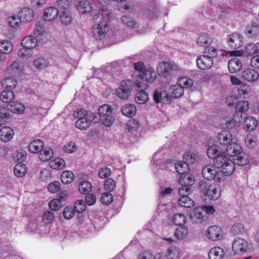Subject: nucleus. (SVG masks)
<instances>
[{
  "label": "nucleus",
  "instance_id": "nucleus-35",
  "mask_svg": "<svg viewBox=\"0 0 259 259\" xmlns=\"http://www.w3.org/2000/svg\"><path fill=\"white\" fill-rule=\"evenodd\" d=\"M175 168L177 171L181 175L186 174L189 169L188 163H186L185 161H178L175 164Z\"/></svg>",
  "mask_w": 259,
  "mask_h": 259
},
{
  "label": "nucleus",
  "instance_id": "nucleus-49",
  "mask_svg": "<svg viewBox=\"0 0 259 259\" xmlns=\"http://www.w3.org/2000/svg\"><path fill=\"white\" fill-rule=\"evenodd\" d=\"M16 80L13 77H7L3 82V85L5 86V89L12 90L17 85Z\"/></svg>",
  "mask_w": 259,
  "mask_h": 259
},
{
  "label": "nucleus",
  "instance_id": "nucleus-46",
  "mask_svg": "<svg viewBox=\"0 0 259 259\" xmlns=\"http://www.w3.org/2000/svg\"><path fill=\"white\" fill-rule=\"evenodd\" d=\"M197 158V155L191 152H186L183 155L184 161L188 163V165L195 162Z\"/></svg>",
  "mask_w": 259,
  "mask_h": 259
},
{
  "label": "nucleus",
  "instance_id": "nucleus-20",
  "mask_svg": "<svg viewBox=\"0 0 259 259\" xmlns=\"http://www.w3.org/2000/svg\"><path fill=\"white\" fill-rule=\"evenodd\" d=\"M14 136V131L9 126L3 127L0 130V139L4 142L9 141Z\"/></svg>",
  "mask_w": 259,
  "mask_h": 259
},
{
  "label": "nucleus",
  "instance_id": "nucleus-15",
  "mask_svg": "<svg viewBox=\"0 0 259 259\" xmlns=\"http://www.w3.org/2000/svg\"><path fill=\"white\" fill-rule=\"evenodd\" d=\"M138 76L140 79L146 80V82H153L156 77L155 70L151 68H148L141 73H139Z\"/></svg>",
  "mask_w": 259,
  "mask_h": 259
},
{
  "label": "nucleus",
  "instance_id": "nucleus-23",
  "mask_svg": "<svg viewBox=\"0 0 259 259\" xmlns=\"http://www.w3.org/2000/svg\"><path fill=\"white\" fill-rule=\"evenodd\" d=\"M37 44L36 38L31 35L27 36L24 37L21 41L22 47H25L27 49H30L32 50Z\"/></svg>",
  "mask_w": 259,
  "mask_h": 259
},
{
  "label": "nucleus",
  "instance_id": "nucleus-19",
  "mask_svg": "<svg viewBox=\"0 0 259 259\" xmlns=\"http://www.w3.org/2000/svg\"><path fill=\"white\" fill-rule=\"evenodd\" d=\"M189 193H185L183 191L182 194H179L181 196L178 200V203L182 207L190 208L194 205V202L190 198L187 196Z\"/></svg>",
  "mask_w": 259,
  "mask_h": 259
},
{
  "label": "nucleus",
  "instance_id": "nucleus-50",
  "mask_svg": "<svg viewBox=\"0 0 259 259\" xmlns=\"http://www.w3.org/2000/svg\"><path fill=\"white\" fill-rule=\"evenodd\" d=\"M210 43V38L206 34H201L198 38L197 44L198 45L202 47L208 48L207 46Z\"/></svg>",
  "mask_w": 259,
  "mask_h": 259
},
{
  "label": "nucleus",
  "instance_id": "nucleus-13",
  "mask_svg": "<svg viewBox=\"0 0 259 259\" xmlns=\"http://www.w3.org/2000/svg\"><path fill=\"white\" fill-rule=\"evenodd\" d=\"M18 17L22 22H30L34 18L33 11L30 8H23L19 11Z\"/></svg>",
  "mask_w": 259,
  "mask_h": 259
},
{
  "label": "nucleus",
  "instance_id": "nucleus-54",
  "mask_svg": "<svg viewBox=\"0 0 259 259\" xmlns=\"http://www.w3.org/2000/svg\"><path fill=\"white\" fill-rule=\"evenodd\" d=\"M122 22L127 26L132 28L137 27V23L131 17L128 16H123L121 17Z\"/></svg>",
  "mask_w": 259,
  "mask_h": 259
},
{
  "label": "nucleus",
  "instance_id": "nucleus-14",
  "mask_svg": "<svg viewBox=\"0 0 259 259\" xmlns=\"http://www.w3.org/2000/svg\"><path fill=\"white\" fill-rule=\"evenodd\" d=\"M242 36L238 33L231 34L228 40V43L232 49H237L242 45Z\"/></svg>",
  "mask_w": 259,
  "mask_h": 259
},
{
  "label": "nucleus",
  "instance_id": "nucleus-5",
  "mask_svg": "<svg viewBox=\"0 0 259 259\" xmlns=\"http://www.w3.org/2000/svg\"><path fill=\"white\" fill-rule=\"evenodd\" d=\"M101 123L107 127L110 126L114 122V117L112 115V108L107 104L103 105L98 108Z\"/></svg>",
  "mask_w": 259,
  "mask_h": 259
},
{
  "label": "nucleus",
  "instance_id": "nucleus-33",
  "mask_svg": "<svg viewBox=\"0 0 259 259\" xmlns=\"http://www.w3.org/2000/svg\"><path fill=\"white\" fill-rule=\"evenodd\" d=\"M257 125V121L253 117H248L244 121L245 128L248 131H253Z\"/></svg>",
  "mask_w": 259,
  "mask_h": 259
},
{
  "label": "nucleus",
  "instance_id": "nucleus-57",
  "mask_svg": "<svg viewBox=\"0 0 259 259\" xmlns=\"http://www.w3.org/2000/svg\"><path fill=\"white\" fill-rule=\"evenodd\" d=\"M244 231V226L241 223H235L231 227V232L235 235L241 234Z\"/></svg>",
  "mask_w": 259,
  "mask_h": 259
},
{
  "label": "nucleus",
  "instance_id": "nucleus-38",
  "mask_svg": "<svg viewBox=\"0 0 259 259\" xmlns=\"http://www.w3.org/2000/svg\"><path fill=\"white\" fill-rule=\"evenodd\" d=\"M8 109L13 112L21 113L24 110V106L20 103L13 101L8 105Z\"/></svg>",
  "mask_w": 259,
  "mask_h": 259
},
{
  "label": "nucleus",
  "instance_id": "nucleus-53",
  "mask_svg": "<svg viewBox=\"0 0 259 259\" xmlns=\"http://www.w3.org/2000/svg\"><path fill=\"white\" fill-rule=\"evenodd\" d=\"M186 221V217L181 213L175 214L172 217V221L176 225L182 226Z\"/></svg>",
  "mask_w": 259,
  "mask_h": 259
},
{
  "label": "nucleus",
  "instance_id": "nucleus-27",
  "mask_svg": "<svg viewBox=\"0 0 259 259\" xmlns=\"http://www.w3.org/2000/svg\"><path fill=\"white\" fill-rule=\"evenodd\" d=\"M184 92V90L182 86H180L178 84L171 86L169 89V92L170 93L169 96L171 97V100L182 97Z\"/></svg>",
  "mask_w": 259,
  "mask_h": 259
},
{
  "label": "nucleus",
  "instance_id": "nucleus-8",
  "mask_svg": "<svg viewBox=\"0 0 259 259\" xmlns=\"http://www.w3.org/2000/svg\"><path fill=\"white\" fill-rule=\"evenodd\" d=\"M232 249L235 254H243L248 251L249 245L245 239L237 237L233 241Z\"/></svg>",
  "mask_w": 259,
  "mask_h": 259
},
{
  "label": "nucleus",
  "instance_id": "nucleus-26",
  "mask_svg": "<svg viewBox=\"0 0 259 259\" xmlns=\"http://www.w3.org/2000/svg\"><path fill=\"white\" fill-rule=\"evenodd\" d=\"M59 10L54 7L46 9L44 13V18L46 21L54 20L59 14Z\"/></svg>",
  "mask_w": 259,
  "mask_h": 259
},
{
  "label": "nucleus",
  "instance_id": "nucleus-6",
  "mask_svg": "<svg viewBox=\"0 0 259 259\" xmlns=\"http://www.w3.org/2000/svg\"><path fill=\"white\" fill-rule=\"evenodd\" d=\"M182 72V69L180 67L176 64L168 62H161L157 68V72L159 75L164 77L169 75L172 72Z\"/></svg>",
  "mask_w": 259,
  "mask_h": 259
},
{
  "label": "nucleus",
  "instance_id": "nucleus-16",
  "mask_svg": "<svg viewBox=\"0 0 259 259\" xmlns=\"http://www.w3.org/2000/svg\"><path fill=\"white\" fill-rule=\"evenodd\" d=\"M205 213L202 206L196 207L193 209L192 212L190 214V218L193 222L198 223L206 218Z\"/></svg>",
  "mask_w": 259,
  "mask_h": 259
},
{
  "label": "nucleus",
  "instance_id": "nucleus-18",
  "mask_svg": "<svg viewBox=\"0 0 259 259\" xmlns=\"http://www.w3.org/2000/svg\"><path fill=\"white\" fill-rule=\"evenodd\" d=\"M218 140L221 145H229L232 143V135L228 131H222L218 136Z\"/></svg>",
  "mask_w": 259,
  "mask_h": 259
},
{
  "label": "nucleus",
  "instance_id": "nucleus-47",
  "mask_svg": "<svg viewBox=\"0 0 259 259\" xmlns=\"http://www.w3.org/2000/svg\"><path fill=\"white\" fill-rule=\"evenodd\" d=\"M175 232V236L179 240L184 238L188 233L187 228L182 226H179Z\"/></svg>",
  "mask_w": 259,
  "mask_h": 259
},
{
  "label": "nucleus",
  "instance_id": "nucleus-37",
  "mask_svg": "<svg viewBox=\"0 0 259 259\" xmlns=\"http://www.w3.org/2000/svg\"><path fill=\"white\" fill-rule=\"evenodd\" d=\"M33 65L36 68L41 69L47 67L49 62L45 58L39 57L34 60Z\"/></svg>",
  "mask_w": 259,
  "mask_h": 259
},
{
  "label": "nucleus",
  "instance_id": "nucleus-63",
  "mask_svg": "<svg viewBox=\"0 0 259 259\" xmlns=\"http://www.w3.org/2000/svg\"><path fill=\"white\" fill-rule=\"evenodd\" d=\"M139 122L134 119L128 121L126 126L128 131L130 132L136 131L139 127Z\"/></svg>",
  "mask_w": 259,
  "mask_h": 259
},
{
  "label": "nucleus",
  "instance_id": "nucleus-7",
  "mask_svg": "<svg viewBox=\"0 0 259 259\" xmlns=\"http://www.w3.org/2000/svg\"><path fill=\"white\" fill-rule=\"evenodd\" d=\"M179 182L182 186L179 189V193L182 194L183 191H185V193H189L191 186L194 184L195 178L191 175L185 174L180 176Z\"/></svg>",
  "mask_w": 259,
  "mask_h": 259
},
{
  "label": "nucleus",
  "instance_id": "nucleus-62",
  "mask_svg": "<svg viewBox=\"0 0 259 259\" xmlns=\"http://www.w3.org/2000/svg\"><path fill=\"white\" fill-rule=\"evenodd\" d=\"M74 210L78 213L83 212L86 208V205L84 202L82 200H78L75 203Z\"/></svg>",
  "mask_w": 259,
  "mask_h": 259
},
{
  "label": "nucleus",
  "instance_id": "nucleus-29",
  "mask_svg": "<svg viewBox=\"0 0 259 259\" xmlns=\"http://www.w3.org/2000/svg\"><path fill=\"white\" fill-rule=\"evenodd\" d=\"M224 255V250L220 247L212 248L208 254L209 259H223Z\"/></svg>",
  "mask_w": 259,
  "mask_h": 259
},
{
  "label": "nucleus",
  "instance_id": "nucleus-3",
  "mask_svg": "<svg viewBox=\"0 0 259 259\" xmlns=\"http://www.w3.org/2000/svg\"><path fill=\"white\" fill-rule=\"evenodd\" d=\"M199 187L206 200H216L220 196L219 187L215 184H210L208 182L201 181L199 183Z\"/></svg>",
  "mask_w": 259,
  "mask_h": 259
},
{
  "label": "nucleus",
  "instance_id": "nucleus-58",
  "mask_svg": "<svg viewBox=\"0 0 259 259\" xmlns=\"http://www.w3.org/2000/svg\"><path fill=\"white\" fill-rule=\"evenodd\" d=\"M249 108V104L247 101H241L237 103L236 106V111L244 112L246 111Z\"/></svg>",
  "mask_w": 259,
  "mask_h": 259
},
{
  "label": "nucleus",
  "instance_id": "nucleus-64",
  "mask_svg": "<svg viewBox=\"0 0 259 259\" xmlns=\"http://www.w3.org/2000/svg\"><path fill=\"white\" fill-rule=\"evenodd\" d=\"M104 186L106 190H108L109 192H111L115 188L116 183L112 179L109 178L105 180Z\"/></svg>",
  "mask_w": 259,
  "mask_h": 259
},
{
  "label": "nucleus",
  "instance_id": "nucleus-30",
  "mask_svg": "<svg viewBox=\"0 0 259 259\" xmlns=\"http://www.w3.org/2000/svg\"><path fill=\"white\" fill-rule=\"evenodd\" d=\"M214 172H215V169L211 165H205L202 170V175L207 180H212Z\"/></svg>",
  "mask_w": 259,
  "mask_h": 259
},
{
  "label": "nucleus",
  "instance_id": "nucleus-28",
  "mask_svg": "<svg viewBox=\"0 0 259 259\" xmlns=\"http://www.w3.org/2000/svg\"><path fill=\"white\" fill-rule=\"evenodd\" d=\"M242 76L244 79L247 81H253L258 79L259 74L256 70L249 69L243 71Z\"/></svg>",
  "mask_w": 259,
  "mask_h": 259
},
{
  "label": "nucleus",
  "instance_id": "nucleus-40",
  "mask_svg": "<svg viewBox=\"0 0 259 259\" xmlns=\"http://www.w3.org/2000/svg\"><path fill=\"white\" fill-rule=\"evenodd\" d=\"M74 175L70 171H64L62 172L61 177V181L63 184H69L71 183L74 179Z\"/></svg>",
  "mask_w": 259,
  "mask_h": 259
},
{
  "label": "nucleus",
  "instance_id": "nucleus-17",
  "mask_svg": "<svg viewBox=\"0 0 259 259\" xmlns=\"http://www.w3.org/2000/svg\"><path fill=\"white\" fill-rule=\"evenodd\" d=\"M230 8L225 5H220L215 8L213 16L215 19H223L229 12Z\"/></svg>",
  "mask_w": 259,
  "mask_h": 259
},
{
  "label": "nucleus",
  "instance_id": "nucleus-52",
  "mask_svg": "<svg viewBox=\"0 0 259 259\" xmlns=\"http://www.w3.org/2000/svg\"><path fill=\"white\" fill-rule=\"evenodd\" d=\"M225 169L216 171L213 175V179L214 181L221 182L225 180V176L231 175L232 174H227L225 171Z\"/></svg>",
  "mask_w": 259,
  "mask_h": 259
},
{
  "label": "nucleus",
  "instance_id": "nucleus-56",
  "mask_svg": "<svg viewBox=\"0 0 259 259\" xmlns=\"http://www.w3.org/2000/svg\"><path fill=\"white\" fill-rule=\"evenodd\" d=\"M32 54V50L22 47L18 52V55L21 58H27Z\"/></svg>",
  "mask_w": 259,
  "mask_h": 259
},
{
  "label": "nucleus",
  "instance_id": "nucleus-12",
  "mask_svg": "<svg viewBox=\"0 0 259 259\" xmlns=\"http://www.w3.org/2000/svg\"><path fill=\"white\" fill-rule=\"evenodd\" d=\"M206 234L209 239L215 241L222 238L223 232L220 227L214 225L210 226L208 228Z\"/></svg>",
  "mask_w": 259,
  "mask_h": 259
},
{
  "label": "nucleus",
  "instance_id": "nucleus-21",
  "mask_svg": "<svg viewBox=\"0 0 259 259\" xmlns=\"http://www.w3.org/2000/svg\"><path fill=\"white\" fill-rule=\"evenodd\" d=\"M228 68L230 73H236L242 68V63L237 58H232L228 62Z\"/></svg>",
  "mask_w": 259,
  "mask_h": 259
},
{
  "label": "nucleus",
  "instance_id": "nucleus-42",
  "mask_svg": "<svg viewBox=\"0 0 259 259\" xmlns=\"http://www.w3.org/2000/svg\"><path fill=\"white\" fill-rule=\"evenodd\" d=\"M245 52L249 56L259 53V44L255 45L253 43L248 44L245 47Z\"/></svg>",
  "mask_w": 259,
  "mask_h": 259
},
{
  "label": "nucleus",
  "instance_id": "nucleus-34",
  "mask_svg": "<svg viewBox=\"0 0 259 259\" xmlns=\"http://www.w3.org/2000/svg\"><path fill=\"white\" fill-rule=\"evenodd\" d=\"M148 99V94L145 91H138L135 96V101L139 104L145 103Z\"/></svg>",
  "mask_w": 259,
  "mask_h": 259
},
{
  "label": "nucleus",
  "instance_id": "nucleus-1",
  "mask_svg": "<svg viewBox=\"0 0 259 259\" xmlns=\"http://www.w3.org/2000/svg\"><path fill=\"white\" fill-rule=\"evenodd\" d=\"M242 147L238 143L232 142L228 145L226 153L230 156L233 157L234 163L240 166L245 165L249 162L247 156L242 152Z\"/></svg>",
  "mask_w": 259,
  "mask_h": 259
},
{
  "label": "nucleus",
  "instance_id": "nucleus-10",
  "mask_svg": "<svg viewBox=\"0 0 259 259\" xmlns=\"http://www.w3.org/2000/svg\"><path fill=\"white\" fill-rule=\"evenodd\" d=\"M131 89L132 82L130 80L122 81L116 90L115 93L120 99H126L131 94Z\"/></svg>",
  "mask_w": 259,
  "mask_h": 259
},
{
  "label": "nucleus",
  "instance_id": "nucleus-9",
  "mask_svg": "<svg viewBox=\"0 0 259 259\" xmlns=\"http://www.w3.org/2000/svg\"><path fill=\"white\" fill-rule=\"evenodd\" d=\"M109 31V27L105 21L94 24L92 27V33L94 37L97 39H102Z\"/></svg>",
  "mask_w": 259,
  "mask_h": 259
},
{
  "label": "nucleus",
  "instance_id": "nucleus-43",
  "mask_svg": "<svg viewBox=\"0 0 259 259\" xmlns=\"http://www.w3.org/2000/svg\"><path fill=\"white\" fill-rule=\"evenodd\" d=\"M65 163L64 160L60 158L55 159L50 162V165L52 168L55 169H62L65 166Z\"/></svg>",
  "mask_w": 259,
  "mask_h": 259
},
{
  "label": "nucleus",
  "instance_id": "nucleus-60",
  "mask_svg": "<svg viewBox=\"0 0 259 259\" xmlns=\"http://www.w3.org/2000/svg\"><path fill=\"white\" fill-rule=\"evenodd\" d=\"M101 201L103 204L108 205L112 202L113 196L109 192H104L101 195Z\"/></svg>",
  "mask_w": 259,
  "mask_h": 259
},
{
  "label": "nucleus",
  "instance_id": "nucleus-4",
  "mask_svg": "<svg viewBox=\"0 0 259 259\" xmlns=\"http://www.w3.org/2000/svg\"><path fill=\"white\" fill-rule=\"evenodd\" d=\"M235 164L234 161L224 154L216 156L213 160V165L217 168L225 169L227 174H233L234 171Z\"/></svg>",
  "mask_w": 259,
  "mask_h": 259
},
{
  "label": "nucleus",
  "instance_id": "nucleus-45",
  "mask_svg": "<svg viewBox=\"0 0 259 259\" xmlns=\"http://www.w3.org/2000/svg\"><path fill=\"white\" fill-rule=\"evenodd\" d=\"M90 124V120L88 118L78 119L75 123L76 127L81 130L87 129Z\"/></svg>",
  "mask_w": 259,
  "mask_h": 259
},
{
  "label": "nucleus",
  "instance_id": "nucleus-44",
  "mask_svg": "<svg viewBox=\"0 0 259 259\" xmlns=\"http://www.w3.org/2000/svg\"><path fill=\"white\" fill-rule=\"evenodd\" d=\"M92 186L91 184L88 181H83L81 182L78 186V190L81 193L87 194L91 191Z\"/></svg>",
  "mask_w": 259,
  "mask_h": 259
},
{
  "label": "nucleus",
  "instance_id": "nucleus-61",
  "mask_svg": "<svg viewBox=\"0 0 259 259\" xmlns=\"http://www.w3.org/2000/svg\"><path fill=\"white\" fill-rule=\"evenodd\" d=\"M74 208L71 206L66 207L63 211V215L65 219L69 220L72 218L75 214Z\"/></svg>",
  "mask_w": 259,
  "mask_h": 259
},
{
  "label": "nucleus",
  "instance_id": "nucleus-39",
  "mask_svg": "<svg viewBox=\"0 0 259 259\" xmlns=\"http://www.w3.org/2000/svg\"><path fill=\"white\" fill-rule=\"evenodd\" d=\"M13 50V46L9 40L0 41V51L3 52L6 55L10 53Z\"/></svg>",
  "mask_w": 259,
  "mask_h": 259
},
{
  "label": "nucleus",
  "instance_id": "nucleus-2",
  "mask_svg": "<svg viewBox=\"0 0 259 259\" xmlns=\"http://www.w3.org/2000/svg\"><path fill=\"white\" fill-rule=\"evenodd\" d=\"M217 50L213 47L206 48L204 49V55L199 56L197 59V65L201 69H207L210 68L213 63L212 58L217 56Z\"/></svg>",
  "mask_w": 259,
  "mask_h": 259
},
{
  "label": "nucleus",
  "instance_id": "nucleus-31",
  "mask_svg": "<svg viewBox=\"0 0 259 259\" xmlns=\"http://www.w3.org/2000/svg\"><path fill=\"white\" fill-rule=\"evenodd\" d=\"M121 111L125 116L132 117L136 113L137 109L134 105L126 104L121 108Z\"/></svg>",
  "mask_w": 259,
  "mask_h": 259
},
{
  "label": "nucleus",
  "instance_id": "nucleus-55",
  "mask_svg": "<svg viewBox=\"0 0 259 259\" xmlns=\"http://www.w3.org/2000/svg\"><path fill=\"white\" fill-rule=\"evenodd\" d=\"M193 84V80L191 78L187 77H181L179 80V85L182 86L184 89L189 88L192 86Z\"/></svg>",
  "mask_w": 259,
  "mask_h": 259
},
{
  "label": "nucleus",
  "instance_id": "nucleus-48",
  "mask_svg": "<svg viewBox=\"0 0 259 259\" xmlns=\"http://www.w3.org/2000/svg\"><path fill=\"white\" fill-rule=\"evenodd\" d=\"M220 147L216 145H213L209 146L207 149V154L208 157L210 158H214V156L220 155Z\"/></svg>",
  "mask_w": 259,
  "mask_h": 259
},
{
  "label": "nucleus",
  "instance_id": "nucleus-51",
  "mask_svg": "<svg viewBox=\"0 0 259 259\" xmlns=\"http://www.w3.org/2000/svg\"><path fill=\"white\" fill-rule=\"evenodd\" d=\"M8 70L11 73H19L22 70V65L19 60L14 61L9 66Z\"/></svg>",
  "mask_w": 259,
  "mask_h": 259
},
{
  "label": "nucleus",
  "instance_id": "nucleus-59",
  "mask_svg": "<svg viewBox=\"0 0 259 259\" xmlns=\"http://www.w3.org/2000/svg\"><path fill=\"white\" fill-rule=\"evenodd\" d=\"M88 112L86 109L83 108H81L79 109H77L74 112L73 116L74 118L81 119V118H88Z\"/></svg>",
  "mask_w": 259,
  "mask_h": 259
},
{
  "label": "nucleus",
  "instance_id": "nucleus-24",
  "mask_svg": "<svg viewBox=\"0 0 259 259\" xmlns=\"http://www.w3.org/2000/svg\"><path fill=\"white\" fill-rule=\"evenodd\" d=\"M76 8L82 14L90 13L93 9L92 4L88 0L79 1L76 4Z\"/></svg>",
  "mask_w": 259,
  "mask_h": 259
},
{
  "label": "nucleus",
  "instance_id": "nucleus-41",
  "mask_svg": "<svg viewBox=\"0 0 259 259\" xmlns=\"http://www.w3.org/2000/svg\"><path fill=\"white\" fill-rule=\"evenodd\" d=\"M27 172L25 165L17 164L14 167V173L18 177H22Z\"/></svg>",
  "mask_w": 259,
  "mask_h": 259
},
{
  "label": "nucleus",
  "instance_id": "nucleus-36",
  "mask_svg": "<svg viewBox=\"0 0 259 259\" xmlns=\"http://www.w3.org/2000/svg\"><path fill=\"white\" fill-rule=\"evenodd\" d=\"M53 155V150L51 149H42L39 153V158L42 161H47L51 159Z\"/></svg>",
  "mask_w": 259,
  "mask_h": 259
},
{
  "label": "nucleus",
  "instance_id": "nucleus-11",
  "mask_svg": "<svg viewBox=\"0 0 259 259\" xmlns=\"http://www.w3.org/2000/svg\"><path fill=\"white\" fill-rule=\"evenodd\" d=\"M153 99L156 103L162 102L169 104L171 102V97L165 91L155 90L153 93Z\"/></svg>",
  "mask_w": 259,
  "mask_h": 259
},
{
  "label": "nucleus",
  "instance_id": "nucleus-22",
  "mask_svg": "<svg viewBox=\"0 0 259 259\" xmlns=\"http://www.w3.org/2000/svg\"><path fill=\"white\" fill-rule=\"evenodd\" d=\"M44 146V142L39 139L34 140L28 146V150L31 153H40Z\"/></svg>",
  "mask_w": 259,
  "mask_h": 259
},
{
  "label": "nucleus",
  "instance_id": "nucleus-32",
  "mask_svg": "<svg viewBox=\"0 0 259 259\" xmlns=\"http://www.w3.org/2000/svg\"><path fill=\"white\" fill-rule=\"evenodd\" d=\"M181 252L177 246H171L167 251L166 256L168 259H179L181 256Z\"/></svg>",
  "mask_w": 259,
  "mask_h": 259
},
{
  "label": "nucleus",
  "instance_id": "nucleus-25",
  "mask_svg": "<svg viewBox=\"0 0 259 259\" xmlns=\"http://www.w3.org/2000/svg\"><path fill=\"white\" fill-rule=\"evenodd\" d=\"M14 97L12 90L5 89L0 95V99L3 102L10 104L14 101Z\"/></svg>",
  "mask_w": 259,
  "mask_h": 259
}]
</instances>
